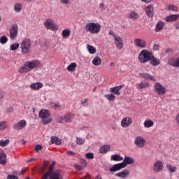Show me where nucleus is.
Listing matches in <instances>:
<instances>
[{
  "mask_svg": "<svg viewBox=\"0 0 179 179\" xmlns=\"http://www.w3.org/2000/svg\"><path fill=\"white\" fill-rule=\"evenodd\" d=\"M26 125H27V122L24 120H22L13 125V129H15V131H20V129H23Z\"/></svg>",
  "mask_w": 179,
  "mask_h": 179,
  "instance_id": "obj_11",
  "label": "nucleus"
},
{
  "mask_svg": "<svg viewBox=\"0 0 179 179\" xmlns=\"http://www.w3.org/2000/svg\"><path fill=\"white\" fill-rule=\"evenodd\" d=\"M151 65H153V66H157V65H160V60L159 59L155 57L153 54L151 55V58L150 59Z\"/></svg>",
  "mask_w": 179,
  "mask_h": 179,
  "instance_id": "obj_21",
  "label": "nucleus"
},
{
  "mask_svg": "<svg viewBox=\"0 0 179 179\" xmlns=\"http://www.w3.org/2000/svg\"><path fill=\"white\" fill-rule=\"evenodd\" d=\"M62 121H64V117H59L57 119V122H59V124H62Z\"/></svg>",
  "mask_w": 179,
  "mask_h": 179,
  "instance_id": "obj_61",
  "label": "nucleus"
},
{
  "mask_svg": "<svg viewBox=\"0 0 179 179\" xmlns=\"http://www.w3.org/2000/svg\"><path fill=\"white\" fill-rule=\"evenodd\" d=\"M76 142L77 145H83L85 142V140L82 137H77Z\"/></svg>",
  "mask_w": 179,
  "mask_h": 179,
  "instance_id": "obj_43",
  "label": "nucleus"
},
{
  "mask_svg": "<svg viewBox=\"0 0 179 179\" xmlns=\"http://www.w3.org/2000/svg\"><path fill=\"white\" fill-rule=\"evenodd\" d=\"M44 26L48 30H52V31H56L58 30V25L54 22L51 19H48L44 22Z\"/></svg>",
  "mask_w": 179,
  "mask_h": 179,
  "instance_id": "obj_5",
  "label": "nucleus"
},
{
  "mask_svg": "<svg viewBox=\"0 0 179 179\" xmlns=\"http://www.w3.org/2000/svg\"><path fill=\"white\" fill-rule=\"evenodd\" d=\"M153 6L152 5H148L145 8V13L148 17H153L155 13L153 12Z\"/></svg>",
  "mask_w": 179,
  "mask_h": 179,
  "instance_id": "obj_18",
  "label": "nucleus"
},
{
  "mask_svg": "<svg viewBox=\"0 0 179 179\" xmlns=\"http://www.w3.org/2000/svg\"><path fill=\"white\" fill-rule=\"evenodd\" d=\"M7 179H19V178L14 175H8Z\"/></svg>",
  "mask_w": 179,
  "mask_h": 179,
  "instance_id": "obj_55",
  "label": "nucleus"
},
{
  "mask_svg": "<svg viewBox=\"0 0 179 179\" xmlns=\"http://www.w3.org/2000/svg\"><path fill=\"white\" fill-rule=\"evenodd\" d=\"M166 169L169 173H176L177 171V167L173 166L170 164H166Z\"/></svg>",
  "mask_w": 179,
  "mask_h": 179,
  "instance_id": "obj_37",
  "label": "nucleus"
},
{
  "mask_svg": "<svg viewBox=\"0 0 179 179\" xmlns=\"http://www.w3.org/2000/svg\"><path fill=\"white\" fill-rule=\"evenodd\" d=\"M47 166H48V162L44 160L43 166L38 168V173H40V174H43L44 171L47 170Z\"/></svg>",
  "mask_w": 179,
  "mask_h": 179,
  "instance_id": "obj_27",
  "label": "nucleus"
},
{
  "mask_svg": "<svg viewBox=\"0 0 179 179\" xmlns=\"http://www.w3.org/2000/svg\"><path fill=\"white\" fill-rule=\"evenodd\" d=\"M168 10H173L174 12H177V10H178V8L174 5H169L168 6Z\"/></svg>",
  "mask_w": 179,
  "mask_h": 179,
  "instance_id": "obj_49",
  "label": "nucleus"
},
{
  "mask_svg": "<svg viewBox=\"0 0 179 179\" xmlns=\"http://www.w3.org/2000/svg\"><path fill=\"white\" fill-rule=\"evenodd\" d=\"M176 121L177 124H179V115H178L176 117Z\"/></svg>",
  "mask_w": 179,
  "mask_h": 179,
  "instance_id": "obj_64",
  "label": "nucleus"
},
{
  "mask_svg": "<svg viewBox=\"0 0 179 179\" xmlns=\"http://www.w3.org/2000/svg\"><path fill=\"white\" fill-rule=\"evenodd\" d=\"M19 73H24V72H30L27 64L25 63L22 67L18 69Z\"/></svg>",
  "mask_w": 179,
  "mask_h": 179,
  "instance_id": "obj_28",
  "label": "nucleus"
},
{
  "mask_svg": "<svg viewBox=\"0 0 179 179\" xmlns=\"http://www.w3.org/2000/svg\"><path fill=\"white\" fill-rule=\"evenodd\" d=\"M87 48L90 54H96V48L87 44Z\"/></svg>",
  "mask_w": 179,
  "mask_h": 179,
  "instance_id": "obj_40",
  "label": "nucleus"
},
{
  "mask_svg": "<svg viewBox=\"0 0 179 179\" xmlns=\"http://www.w3.org/2000/svg\"><path fill=\"white\" fill-rule=\"evenodd\" d=\"M18 30H19V28L16 24H13L11 26L9 30L10 38L11 40H15V38L17 37Z\"/></svg>",
  "mask_w": 179,
  "mask_h": 179,
  "instance_id": "obj_6",
  "label": "nucleus"
},
{
  "mask_svg": "<svg viewBox=\"0 0 179 179\" xmlns=\"http://www.w3.org/2000/svg\"><path fill=\"white\" fill-rule=\"evenodd\" d=\"M0 164H6V154L3 151H0Z\"/></svg>",
  "mask_w": 179,
  "mask_h": 179,
  "instance_id": "obj_25",
  "label": "nucleus"
},
{
  "mask_svg": "<svg viewBox=\"0 0 179 179\" xmlns=\"http://www.w3.org/2000/svg\"><path fill=\"white\" fill-rule=\"evenodd\" d=\"M6 128V122H0V131H3Z\"/></svg>",
  "mask_w": 179,
  "mask_h": 179,
  "instance_id": "obj_50",
  "label": "nucleus"
},
{
  "mask_svg": "<svg viewBox=\"0 0 179 179\" xmlns=\"http://www.w3.org/2000/svg\"><path fill=\"white\" fill-rule=\"evenodd\" d=\"M38 117L43 120L42 122L44 125H47L52 121L51 119H47L51 117V113L47 109H41L38 113Z\"/></svg>",
  "mask_w": 179,
  "mask_h": 179,
  "instance_id": "obj_3",
  "label": "nucleus"
},
{
  "mask_svg": "<svg viewBox=\"0 0 179 179\" xmlns=\"http://www.w3.org/2000/svg\"><path fill=\"white\" fill-rule=\"evenodd\" d=\"M73 120V115L72 113H68L64 116V122H71Z\"/></svg>",
  "mask_w": 179,
  "mask_h": 179,
  "instance_id": "obj_29",
  "label": "nucleus"
},
{
  "mask_svg": "<svg viewBox=\"0 0 179 179\" xmlns=\"http://www.w3.org/2000/svg\"><path fill=\"white\" fill-rule=\"evenodd\" d=\"M43 86H44V85L42 83L39 82V83L31 84L29 87L32 90H39V89H41V87H43Z\"/></svg>",
  "mask_w": 179,
  "mask_h": 179,
  "instance_id": "obj_20",
  "label": "nucleus"
},
{
  "mask_svg": "<svg viewBox=\"0 0 179 179\" xmlns=\"http://www.w3.org/2000/svg\"><path fill=\"white\" fill-rule=\"evenodd\" d=\"M122 87H124V86H122V85L116 86L115 87H111L110 89V92L114 93V94H116V96H120V94H121V93L120 92V90H121V89H122Z\"/></svg>",
  "mask_w": 179,
  "mask_h": 179,
  "instance_id": "obj_19",
  "label": "nucleus"
},
{
  "mask_svg": "<svg viewBox=\"0 0 179 179\" xmlns=\"http://www.w3.org/2000/svg\"><path fill=\"white\" fill-rule=\"evenodd\" d=\"M82 104H83V106H87V99H84Z\"/></svg>",
  "mask_w": 179,
  "mask_h": 179,
  "instance_id": "obj_63",
  "label": "nucleus"
},
{
  "mask_svg": "<svg viewBox=\"0 0 179 179\" xmlns=\"http://www.w3.org/2000/svg\"><path fill=\"white\" fill-rule=\"evenodd\" d=\"M76 68V63H71L70 65L67 67V71L69 72H72V71H75V69Z\"/></svg>",
  "mask_w": 179,
  "mask_h": 179,
  "instance_id": "obj_42",
  "label": "nucleus"
},
{
  "mask_svg": "<svg viewBox=\"0 0 179 179\" xmlns=\"http://www.w3.org/2000/svg\"><path fill=\"white\" fill-rule=\"evenodd\" d=\"M129 17L131 20H135L139 17V14L135 11H133L129 13Z\"/></svg>",
  "mask_w": 179,
  "mask_h": 179,
  "instance_id": "obj_38",
  "label": "nucleus"
},
{
  "mask_svg": "<svg viewBox=\"0 0 179 179\" xmlns=\"http://www.w3.org/2000/svg\"><path fill=\"white\" fill-rule=\"evenodd\" d=\"M125 167V164L120 163V164H116L113 166V167L110 168V171L111 173H115V171H118L121 170V169H124Z\"/></svg>",
  "mask_w": 179,
  "mask_h": 179,
  "instance_id": "obj_14",
  "label": "nucleus"
},
{
  "mask_svg": "<svg viewBox=\"0 0 179 179\" xmlns=\"http://www.w3.org/2000/svg\"><path fill=\"white\" fill-rule=\"evenodd\" d=\"M99 8L101 9V10H106V8H104V3H101L99 5Z\"/></svg>",
  "mask_w": 179,
  "mask_h": 179,
  "instance_id": "obj_59",
  "label": "nucleus"
},
{
  "mask_svg": "<svg viewBox=\"0 0 179 179\" xmlns=\"http://www.w3.org/2000/svg\"><path fill=\"white\" fill-rule=\"evenodd\" d=\"M15 12L19 13L22 10V4L21 3H15L14 6Z\"/></svg>",
  "mask_w": 179,
  "mask_h": 179,
  "instance_id": "obj_44",
  "label": "nucleus"
},
{
  "mask_svg": "<svg viewBox=\"0 0 179 179\" xmlns=\"http://www.w3.org/2000/svg\"><path fill=\"white\" fill-rule=\"evenodd\" d=\"M62 36L63 38H67V37H69L71 36V29H66L62 31Z\"/></svg>",
  "mask_w": 179,
  "mask_h": 179,
  "instance_id": "obj_36",
  "label": "nucleus"
},
{
  "mask_svg": "<svg viewBox=\"0 0 179 179\" xmlns=\"http://www.w3.org/2000/svg\"><path fill=\"white\" fill-rule=\"evenodd\" d=\"M51 142H52V143H55L56 145H61V139H59L57 136H52Z\"/></svg>",
  "mask_w": 179,
  "mask_h": 179,
  "instance_id": "obj_39",
  "label": "nucleus"
},
{
  "mask_svg": "<svg viewBox=\"0 0 179 179\" xmlns=\"http://www.w3.org/2000/svg\"><path fill=\"white\" fill-rule=\"evenodd\" d=\"M74 167L76 169V170H83V166L80 164H75Z\"/></svg>",
  "mask_w": 179,
  "mask_h": 179,
  "instance_id": "obj_54",
  "label": "nucleus"
},
{
  "mask_svg": "<svg viewBox=\"0 0 179 179\" xmlns=\"http://www.w3.org/2000/svg\"><path fill=\"white\" fill-rule=\"evenodd\" d=\"M60 3L62 5H69L71 0H60Z\"/></svg>",
  "mask_w": 179,
  "mask_h": 179,
  "instance_id": "obj_53",
  "label": "nucleus"
},
{
  "mask_svg": "<svg viewBox=\"0 0 179 179\" xmlns=\"http://www.w3.org/2000/svg\"><path fill=\"white\" fill-rule=\"evenodd\" d=\"M109 149H110V145H105L100 148L99 153H101V154L107 153L108 152Z\"/></svg>",
  "mask_w": 179,
  "mask_h": 179,
  "instance_id": "obj_32",
  "label": "nucleus"
},
{
  "mask_svg": "<svg viewBox=\"0 0 179 179\" xmlns=\"http://www.w3.org/2000/svg\"><path fill=\"white\" fill-rule=\"evenodd\" d=\"M134 45L137 47V48H146V41L136 38L134 39Z\"/></svg>",
  "mask_w": 179,
  "mask_h": 179,
  "instance_id": "obj_8",
  "label": "nucleus"
},
{
  "mask_svg": "<svg viewBox=\"0 0 179 179\" xmlns=\"http://www.w3.org/2000/svg\"><path fill=\"white\" fill-rule=\"evenodd\" d=\"M129 176V171L128 170H124L122 172L116 173V177H120V178H126Z\"/></svg>",
  "mask_w": 179,
  "mask_h": 179,
  "instance_id": "obj_23",
  "label": "nucleus"
},
{
  "mask_svg": "<svg viewBox=\"0 0 179 179\" xmlns=\"http://www.w3.org/2000/svg\"><path fill=\"white\" fill-rule=\"evenodd\" d=\"M9 142H10V140L9 139L1 140L0 146H1L2 148H5V146H8V145H9Z\"/></svg>",
  "mask_w": 179,
  "mask_h": 179,
  "instance_id": "obj_41",
  "label": "nucleus"
},
{
  "mask_svg": "<svg viewBox=\"0 0 179 179\" xmlns=\"http://www.w3.org/2000/svg\"><path fill=\"white\" fill-rule=\"evenodd\" d=\"M154 89L156 93H157V94H159V96H163V94H166V87H164V86L159 83L155 84Z\"/></svg>",
  "mask_w": 179,
  "mask_h": 179,
  "instance_id": "obj_7",
  "label": "nucleus"
},
{
  "mask_svg": "<svg viewBox=\"0 0 179 179\" xmlns=\"http://www.w3.org/2000/svg\"><path fill=\"white\" fill-rule=\"evenodd\" d=\"M139 76L143 78L145 80H152V82H156V78L155 76L148 73H141Z\"/></svg>",
  "mask_w": 179,
  "mask_h": 179,
  "instance_id": "obj_16",
  "label": "nucleus"
},
{
  "mask_svg": "<svg viewBox=\"0 0 179 179\" xmlns=\"http://www.w3.org/2000/svg\"><path fill=\"white\" fill-rule=\"evenodd\" d=\"M145 142V138L142 136H137L134 140V144L138 148H144Z\"/></svg>",
  "mask_w": 179,
  "mask_h": 179,
  "instance_id": "obj_9",
  "label": "nucleus"
},
{
  "mask_svg": "<svg viewBox=\"0 0 179 179\" xmlns=\"http://www.w3.org/2000/svg\"><path fill=\"white\" fill-rule=\"evenodd\" d=\"M106 99H107L109 101L115 100L116 97L113 94H108L105 95Z\"/></svg>",
  "mask_w": 179,
  "mask_h": 179,
  "instance_id": "obj_46",
  "label": "nucleus"
},
{
  "mask_svg": "<svg viewBox=\"0 0 179 179\" xmlns=\"http://www.w3.org/2000/svg\"><path fill=\"white\" fill-rule=\"evenodd\" d=\"M169 65L175 66L176 68H179V58H176V59H171L169 61Z\"/></svg>",
  "mask_w": 179,
  "mask_h": 179,
  "instance_id": "obj_31",
  "label": "nucleus"
},
{
  "mask_svg": "<svg viewBox=\"0 0 179 179\" xmlns=\"http://www.w3.org/2000/svg\"><path fill=\"white\" fill-rule=\"evenodd\" d=\"M132 118L131 117H125L121 121V125L123 128H128L132 124Z\"/></svg>",
  "mask_w": 179,
  "mask_h": 179,
  "instance_id": "obj_10",
  "label": "nucleus"
},
{
  "mask_svg": "<svg viewBox=\"0 0 179 179\" xmlns=\"http://www.w3.org/2000/svg\"><path fill=\"white\" fill-rule=\"evenodd\" d=\"M21 52L23 55H26L31 50V40L24 38L20 43Z\"/></svg>",
  "mask_w": 179,
  "mask_h": 179,
  "instance_id": "obj_2",
  "label": "nucleus"
},
{
  "mask_svg": "<svg viewBox=\"0 0 179 179\" xmlns=\"http://www.w3.org/2000/svg\"><path fill=\"white\" fill-rule=\"evenodd\" d=\"M75 152H72V151H68L67 152H66V155L67 156H75Z\"/></svg>",
  "mask_w": 179,
  "mask_h": 179,
  "instance_id": "obj_58",
  "label": "nucleus"
},
{
  "mask_svg": "<svg viewBox=\"0 0 179 179\" xmlns=\"http://www.w3.org/2000/svg\"><path fill=\"white\" fill-rule=\"evenodd\" d=\"M151 56L152 52L148 50H143L138 55V60L141 64H146V62L150 61Z\"/></svg>",
  "mask_w": 179,
  "mask_h": 179,
  "instance_id": "obj_4",
  "label": "nucleus"
},
{
  "mask_svg": "<svg viewBox=\"0 0 179 179\" xmlns=\"http://www.w3.org/2000/svg\"><path fill=\"white\" fill-rule=\"evenodd\" d=\"M109 36H113V37H114V38L115 37H117L118 36L115 35V33H114V31L113 30H110L108 33Z\"/></svg>",
  "mask_w": 179,
  "mask_h": 179,
  "instance_id": "obj_57",
  "label": "nucleus"
},
{
  "mask_svg": "<svg viewBox=\"0 0 179 179\" xmlns=\"http://www.w3.org/2000/svg\"><path fill=\"white\" fill-rule=\"evenodd\" d=\"M164 27V22H159L157 24H156V27H155V31H160V30H163V28Z\"/></svg>",
  "mask_w": 179,
  "mask_h": 179,
  "instance_id": "obj_34",
  "label": "nucleus"
},
{
  "mask_svg": "<svg viewBox=\"0 0 179 179\" xmlns=\"http://www.w3.org/2000/svg\"><path fill=\"white\" fill-rule=\"evenodd\" d=\"M54 166H55V162L52 163L51 166L49 168V171L46 173L49 176L52 175L54 173Z\"/></svg>",
  "mask_w": 179,
  "mask_h": 179,
  "instance_id": "obj_48",
  "label": "nucleus"
},
{
  "mask_svg": "<svg viewBox=\"0 0 179 179\" xmlns=\"http://www.w3.org/2000/svg\"><path fill=\"white\" fill-rule=\"evenodd\" d=\"M86 159H94V155L93 153L88 152L85 154Z\"/></svg>",
  "mask_w": 179,
  "mask_h": 179,
  "instance_id": "obj_52",
  "label": "nucleus"
},
{
  "mask_svg": "<svg viewBox=\"0 0 179 179\" xmlns=\"http://www.w3.org/2000/svg\"><path fill=\"white\" fill-rule=\"evenodd\" d=\"M153 170L155 173H160L162 170H163V163L162 161H157L154 166H153Z\"/></svg>",
  "mask_w": 179,
  "mask_h": 179,
  "instance_id": "obj_15",
  "label": "nucleus"
},
{
  "mask_svg": "<svg viewBox=\"0 0 179 179\" xmlns=\"http://www.w3.org/2000/svg\"><path fill=\"white\" fill-rule=\"evenodd\" d=\"M80 179H90V175H87L83 178H80Z\"/></svg>",
  "mask_w": 179,
  "mask_h": 179,
  "instance_id": "obj_62",
  "label": "nucleus"
},
{
  "mask_svg": "<svg viewBox=\"0 0 179 179\" xmlns=\"http://www.w3.org/2000/svg\"><path fill=\"white\" fill-rule=\"evenodd\" d=\"M40 150H43V145H36L35 146V151L36 152V153H38L40 152Z\"/></svg>",
  "mask_w": 179,
  "mask_h": 179,
  "instance_id": "obj_51",
  "label": "nucleus"
},
{
  "mask_svg": "<svg viewBox=\"0 0 179 179\" xmlns=\"http://www.w3.org/2000/svg\"><path fill=\"white\" fill-rule=\"evenodd\" d=\"M101 25L99 23L88 22L85 25V31L91 33V34H99Z\"/></svg>",
  "mask_w": 179,
  "mask_h": 179,
  "instance_id": "obj_1",
  "label": "nucleus"
},
{
  "mask_svg": "<svg viewBox=\"0 0 179 179\" xmlns=\"http://www.w3.org/2000/svg\"><path fill=\"white\" fill-rule=\"evenodd\" d=\"M178 19H179L178 14L171 15L166 17V22H176V20H178Z\"/></svg>",
  "mask_w": 179,
  "mask_h": 179,
  "instance_id": "obj_22",
  "label": "nucleus"
},
{
  "mask_svg": "<svg viewBox=\"0 0 179 179\" xmlns=\"http://www.w3.org/2000/svg\"><path fill=\"white\" fill-rule=\"evenodd\" d=\"M136 86L138 90H142L143 89H146V87H148L149 84H148V83H141L139 84H136Z\"/></svg>",
  "mask_w": 179,
  "mask_h": 179,
  "instance_id": "obj_30",
  "label": "nucleus"
},
{
  "mask_svg": "<svg viewBox=\"0 0 179 179\" xmlns=\"http://www.w3.org/2000/svg\"><path fill=\"white\" fill-rule=\"evenodd\" d=\"M134 162L135 161L132 158L126 157L122 163V164H125V167H127V164H134Z\"/></svg>",
  "mask_w": 179,
  "mask_h": 179,
  "instance_id": "obj_26",
  "label": "nucleus"
},
{
  "mask_svg": "<svg viewBox=\"0 0 179 179\" xmlns=\"http://www.w3.org/2000/svg\"><path fill=\"white\" fill-rule=\"evenodd\" d=\"M145 128H152L155 125V122L152 120H145L143 123Z\"/></svg>",
  "mask_w": 179,
  "mask_h": 179,
  "instance_id": "obj_33",
  "label": "nucleus"
},
{
  "mask_svg": "<svg viewBox=\"0 0 179 179\" xmlns=\"http://www.w3.org/2000/svg\"><path fill=\"white\" fill-rule=\"evenodd\" d=\"M50 179H62L61 170L55 171L51 175H50Z\"/></svg>",
  "mask_w": 179,
  "mask_h": 179,
  "instance_id": "obj_17",
  "label": "nucleus"
},
{
  "mask_svg": "<svg viewBox=\"0 0 179 179\" xmlns=\"http://www.w3.org/2000/svg\"><path fill=\"white\" fill-rule=\"evenodd\" d=\"M8 37L6 36H3L0 38L1 44H6L8 43Z\"/></svg>",
  "mask_w": 179,
  "mask_h": 179,
  "instance_id": "obj_47",
  "label": "nucleus"
},
{
  "mask_svg": "<svg viewBox=\"0 0 179 179\" xmlns=\"http://www.w3.org/2000/svg\"><path fill=\"white\" fill-rule=\"evenodd\" d=\"M153 50H155V51H159V50H160V45L157 44H155L153 47Z\"/></svg>",
  "mask_w": 179,
  "mask_h": 179,
  "instance_id": "obj_56",
  "label": "nucleus"
},
{
  "mask_svg": "<svg viewBox=\"0 0 179 179\" xmlns=\"http://www.w3.org/2000/svg\"><path fill=\"white\" fill-rule=\"evenodd\" d=\"M92 65L94 66H100L101 65V59L99 57V56H96L93 59H92Z\"/></svg>",
  "mask_w": 179,
  "mask_h": 179,
  "instance_id": "obj_24",
  "label": "nucleus"
},
{
  "mask_svg": "<svg viewBox=\"0 0 179 179\" xmlns=\"http://www.w3.org/2000/svg\"><path fill=\"white\" fill-rule=\"evenodd\" d=\"M115 44L117 50H122L124 48V42L122 41V38L120 36H115L114 38Z\"/></svg>",
  "mask_w": 179,
  "mask_h": 179,
  "instance_id": "obj_12",
  "label": "nucleus"
},
{
  "mask_svg": "<svg viewBox=\"0 0 179 179\" xmlns=\"http://www.w3.org/2000/svg\"><path fill=\"white\" fill-rule=\"evenodd\" d=\"M19 43H15L13 44H12L10 47V51H16V50H17V48H19Z\"/></svg>",
  "mask_w": 179,
  "mask_h": 179,
  "instance_id": "obj_45",
  "label": "nucleus"
},
{
  "mask_svg": "<svg viewBox=\"0 0 179 179\" xmlns=\"http://www.w3.org/2000/svg\"><path fill=\"white\" fill-rule=\"evenodd\" d=\"M111 160L113 162H122L124 160V158L118 155H111Z\"/></svg>",
  "mask_w": 179,
  "mask_h": 179,
  "instance_id": "obj_35",
  "label": "nucleus"
},
{
  "mask_svg": "<svg viewBox=\"0 0 179 179\" xmlns=\"http://www.w3.org/2000/svg\"><path fill=\"white\" fill-rule=\"evenodd\" d=\"M26 64H27V65L28 66V69H29V71H31V69H34L38 68V66H40V62L37 60L32 61V62H27Z\"/></svg>",
  "mask_w": 179,
  "mask_h": 179,
  "instance_id": "obj_13",
  "label": "nucleus"
},
{
  "mask_svg": "<svg viewBox=\"0 0 179 179\" xmlns=\"http://www.w3.org/2000/svg\"><path fill=\"white\" fill-rule=\"evenodd\" d=\"M48 177H50V173H45L42 177V179H48Z\"/></svg>",
  "mask_w": 179,
  "mask_h": 179,
  "instance_id": "obj_60",
  "label": "nucleus"
}]
</instances>
